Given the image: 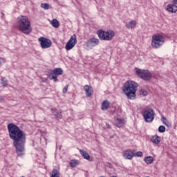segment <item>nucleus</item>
<instances>
[{"label": "nucleus", "mask_w": 177, "mask_h": 177, "mask_svg": "<svg viewBox=\"0 0 177 177\" xmlns=\"http://www.w3.org/2000/svg\"><path fill=\"white\" fill-rule=\"evenodd\" d=\"M7 128L10 138L13 140V146L15 147L17 156L19 157L23 156V153L26 150V142L27 140L26 133L14 123L8 124Z\"/></svg>", "instance_id": "nucleus-1"}, {"label": "nucleus", "mask_w": 177, "mask_h": 177, "mask_svg": "<svg viewBox=\"0 0 177 177\" xmlns=\"http://www.w3.org/2000/svg\"><path fill=\"white\" fill-rule=\"evenodd\" d=\"M17 28L26 35H28L32 31L28 17L24 15H20L17 18Z\"/></svg>", "instance_id": "nucleus-2"}, {"label": "nucleus", "mask_w": 177, "mask_h": 177, "mask_svg": "<svg viewBox=\"0 0 177 177\" xmlns=\"http://www.w3.org/2000/svg\"><path fill=\"white\" fill-rule=\"evenodd\" d=\"M138 83L128 80L127 81L122 87V91L128 99L133 100L136 99V91H138Z\"/></svg>", "instance_id": "nucleus-3"}, {"label": "nucleus", "mask_w": 177, "mask_h": 177, "mask_svg": "<svg viewBox=\"0 0 177 177\" xmlns=\"http://www.w3.org/2000/svg\"><path fill=\"white\" fill-rule=\"evenodd\" d=\"M98 38L101 41H111L115 35V32L113 30L104 31L103 30H99L97 31Z\"/></svg>", "instance_id": "nucleus-4"}, {"label": "nucleus", "mask_w": 177, "mask_h": 177, "mask_svg": "<svg viewBox=\"0 0 177 177\" xmlns=\"http://www.w3.org/2000/svg\"><path fill=\"white\" fill-rule=\"evenodd\" d=\"M165 42V38L161 34L154 35L152 37L151 46L153 49H158L164 45Z\"/></svg>", "instance_id": "nucleus-5"}, {"label": "nucleus", "mask_w": 177, "mask_h": 177, "mask_svg": "<svg viewBox=\"0 0 177 177\" xmlns=\"http://www.w3.org/2000/svg\"><path fill=\"white\" fill-rule=\"evenodd\" d=\"M135 70L138 77L144 81H150L151 78L153 77V75H151V73H150L149 70L139 69L138 68H136Z\"/></svg>", "instance_id": "nucleus-6"}, {"label": "nucleus", "mask_w": 177, "mask_h": 177, "mask_svg": "<svg viewBox=\"0 0 177 177\" xmlns=\"http://www.w3.org/2000/svg\"><path fill=\"white\" fill-rule=\"evenodd\" d=\"M155 114L153 109L148 108L142 112V117H144L145 122H153Z\"/></svg>", "instance_id": "nucleus-7"}, {"label": "nucleus", "mask_w": 177, "mask_h": 177, "mask_svg": "<svg viewBox=\"0 0 177 177\" xmlns=\"http://www.w3.org/2000/svg\"><path fill=\"white\" fill-rule=\"evenodd\" d=\"M77 45V35L75 34H73L70 39L67 41L65 48L66 50H71L73 48H74Z\"/></svg>", "instance_id": "nucleus-8"}, {"label": "nucleus", "mask_w": 177, "mask_h": 177, "mask_svg": "<svg viewBox=\"0 0 177 177\" xmlns=\"http://www.w3.org/2000/svg\"><path fill=\"white\" fill-rule=\"evenodd\" d=\"M38 41L40 42V46L42 49H48V48H50L52 46V41L48 38L40 37Z\"/></svg>", "instance_id": "nucleus-9"}, {"label": "nucleus", "mask_w": 177, "mask_h": 177, "mask_svg": "<svg viewBox=\"0 0 177 177\" xmlns=\"http://www.w3.org/2000/svg\"><path fill=\"white\" fill-rule=\"evenodd\" d=\"M99 44H100L99 39L92 37L86 42V46L88 49H93V48H95V46H97Z\"/></svg>", "instance_id": "nucleus-10"}, {"label": "nucleus", "mask_w": 177, "mask_h": 177, "mask_svg": "<svg viewBox=\"0 0 177 177\" xmlns=\"http://www.w3.org/2000/svg\"><path fill=\"white\" fill-rule=\"evenodd\" d=\"M167 12H169L170 13H176L177 6L175 4H169L167 6Z\"/></svg>", "instance_id": "nucleus-11"}, {"label": "nucleus", "mask_w": 177, "mask_h": 177, "mask_svg": "<svg viewBox=\"0 0 177 177\" xmlns=\"http://www.w3.org/2000/svg\"><path fill=\"white\" fill-rule=\"evenodd\" d=\"M51 111L53 114H54L55 117L58 120H61V118H63V115H62V111H57V109L55 108H51Z\"/></svg>", "instance_id": "nucleus-12"}, {"label": "nucleus", "mask_w": 177, "mask_h": 177, "mask_svg": "<svg viewBox=\"0 0 177 177\" xmlns=\"http://www.w3.org/2000/svg\"><path fill=\"white\" fill-rule=\"evenodd\" d=\"M123 156L127 160H132L133 157H135V153H133L132 151H127L124 154Z\"/></svg>", "instance_id": "nucleus-13"}, {"label": "nucleus", "mask_w": 177, "mask_h": 177, "mask_svg": "<svg viewBox=\"0 0 177 177\" xmlns=\"http://www.w3.org/2000/svg\"><path fill=\"white\" fill-rule=\"evenodd\" d=\"M47 75H48V78H49V80L54 81V82H57V77H56V75H55V73H53V70H50V71H48Z\"/></svg>", "instance_id": "nucleus-14"}, {"label": "nucleus", "mask_w": 177, "mask_h": 177, "mask_svg": "<svg viewBox=\"0 0 177 177\" xmlns=\"http://www.w3.org/2000/svg\"><path fill=\"white\" fill-rule=\"evenodd\" d=\"M84 89L86 91V95L87 96H91L92 93H93V89L92 88V86L89 85H85L84 86Z\"/></svg>", "instance_id": "nucleus-15"}, {"label": "nucleus", "mask_w": 177, "mask_h": 177, "mask_svg": "<svg viewBox=\"0 0 177 177\" xmlns=\"http://www.w3.org/2000/svg\"><path fill=\"white\" fill-rule=\"evenodd\" d=\"M151 142H152V143H154L155 145H158V143L161 142V137L157 135L153 136L151 138Z\"/></svg>", "instance_id": "nucleus-16"}, {"label": "nucleus", "mask_w": 177, "mask_h": 177, "mask_svg": "<svg viewBox=\"0 0 177 177\" xmlns=\"http://www.w3.org/2000/svg\"><path fill=\"white\" fill-rule=\"evenodd\" d=\"M135 27H136V21L135 20L129 21L128 24H126V28H128L129 30L135 28Z\"/></svg>", "instance_id": "nucleus-17"}, {"label": "nucleus", "mask_w": 177, "mask_h": 177, "mask_svg": "<svg viewBox=\"0 0 177 177\" xmlns=\"http://www.w3.org/2000/svg\"><path fill=\"white\" fill-rule=\"evenodd\" d=\"M161 121H162V124H164V125L167 127V128H171L172 127V124H171V122H169L165 117L162 116Z\"/></svg>", "instance_id": "nucleus-18"}, {"label": "nucleus", "mask_w": 177, "mask_h": 177, "mask_svg": "<svg viewBox=\"0 0 177 177\" xmlns=\"http://www.w3.org/2000/svg\"><path fill=\"white\" fill-rule=\"evenodd\" d=\"M53 72L55 77L63 75V69H62V68H55L54 70H53Z\"/></svg>", "instance_id": "nucleus-19"}, {"label": "nucleus", "mask_w": 177, "mask_h": 177, "mask_svg": "<svg viewBox=\"0 0 177 177\" xmlns=\"http://www.w3.org/2000/svg\"><path fill=\"white\" fill-rule=\"evenodd\" d=\"M109 106H110V102H109V100H104L102 104L101 109L102 110H104V111L107 110Z\"/></svg>", "instance_id": "nucleus-20"}, {"label": "nucleus", "mask_w": 177, "mask_h": 177, "mask_svg": "<svg viewBox=\"0 0 177 177\" xmlns=\"http://www.w3.org/2000/svg\"><path fill=\"white\" fill-rule=\"evenodd\" d=\"M80 153L81 155H82V156L84 157V158H85V160H89V158H91V156H89V153H88V152L82 149H80Z\"/></svg>", "instance_id": "nucleus-21"}, {"label": "nucleus", "mask_w": 177, "mask_h": 177, "mask_svg": "<svg viewBox=\"0 0 177 177\" xmlns=\"http://www.w3.org/2000/svg\"><path fill=\"white\" fill-rule=\"evenodd\" d=\"M51 24L54 28H59V27H60V23L56 19L52 20Z\"/></svg>", "instance_id": "nucleus-22"}, {"label": "nucleus", "mask_w": 177, "mask_h": 177, "mask_svg": "<svg viewBox=\"0 0 177 177\" xmlns=\"http://www.w3.org/2000/svg\"><path fill=\"white\" fill-rule=\"evenodd\" d=\"M124 120L122 119L117 118L115 123L116 127H118V128H121V127H123L124 124Z\"/></svg>", "instance_id": "nucleus-23"}, {"label": "nucleus", "mask_w": 177, "mask_h": 177, "mask_svg": "<svg viewBox=\"0 0 177 177\" xmlns=\"http://www.w3.org/2000/svg\"><path fill=\"white\" fill-rule=\"evenodd\" d=\"M144 161L146 164H152L154 158L152 156H147L145 158Z\"/></svg>", "instance_id": "nucleus-24"}, {"label": "nucleus", "mask_w": 177, "mask_h": 177, "mask_svg": "<svg viewBox=\"0 0 177 177\" xmlns=\"http://www.w3.org/2000/svg\"><path fill=\"white\" fill-rule=\"evenodd\" d=\"M50 177H60V174L57 171V169H54L52 171Z\"/></svg>", "instance_id": "nucleus-25"}, {"label": "nucleus", "mask_w": 177, "mask_h": 177, "mask_svg": "<svg viewBox=\"0 0 177 177\" xmlns=\"http://www.w3.org/2000/svg\"><path fill=\"white\" fill-rule=\"evenodd\" d=\"M77 165H78V160H72L70 162V166L72 168H75V167H77Z\"/></svg>", "instance_id": "nucleus-26"}, {"label": "nucleus", "mask_w": 177, "mask_h": 177, "mask_svg": "<svg viewBox=\"0 0 177 177\" xmlns=\"http://www.w3.org/2000/svg\"><path fill=\"white\" fill-rule=\"evenodd\" d=\"M1 84L2 86H8V80L5 77H1Z\"/></svg>", "instance_id": "nucleus-27"}, {"label": "nucleus", "mask_w": 177, "mask_h": 177, "mask_svg": "<svg viewBox=\"0 0 177 177\" xmlns=\"http://www.w3.org/2000/svg\"><path fill=\"white\" fill-rule=\"evenodd\" d=\"M40 6L41 8L44 9V10H48V9H50V6L49 5V3H41Z\"/></svg>", "instance_id": "nucleus-28"}, {"label": "nucleus", "mask_w": 177, "mask_h": 177, "mask_svg": "<svg viewBox=\"0 0 177 177\" xmlns=\"http://www.w3.org/2000/svg\"><path fill=\"white\" fill-rule=\"evenodd\" d=\"M158 132H160V133H164V132H165V127L163 125L160 126L158 127Z\"/></svg>", "instance_id": "nucleus-29"}, {"label": "nucleus", "mask_w": 177, "mask_h": 177, "mask_svg": "<svg viewBox=\"0 0 177 177\" xmlns=\"http://www.w3.org/2000/svg\"><path fill=\"white\" fill-rule=\"evenodd\" d=\"M140 95H142V96H146L147 95V91H146L145 89H140Z\"/></svg>", "instance_id": "nucleus-30"}, {"label": "nucleus", "mask_w": 177, "mask_h": 177, "mask_svg": "<svg viewBox=\"0 0 177 177\" xmlns=\"http://www.w3.org/2000/svg\"><path fill=\"white\" fill-rule=\"evenodd\" d=\"M135 156H136V157H142L143 153H142V151H138L135 153Z\"/></svg>", "instance_id": "nucleus-31"}, {"label": "nucleus", "mask_w": 177, "mask_h": 177, "mask_svg": "<svg viewBox=\"0 0 177 177\" xmlns=\"http://www.w3.org/2000/svg\"><path fill=\"white\" fill-rule=\"evenodd\" d=\"M68 89V85H66L62 90L63 93H67V91Z\"/></svg>", "instance_id": "nucleus-32"}, {"label": "nucleus", "mask_w": 177, "mask_h": 177, "mask_svg": "<svg viewBox=\"0 0 177 177\" xmlns=\"http://www.w3.org/2000/svg\"><path fill=\"white\" fill-rule=\"evenodd\" d=\"M5 63V59L3 58H0V66H2Z\"/></svg>", "instance_id": "nucleus-33"}, {"label": "nucleus", "mask_w": 177, "mask_h": 177, "mask_svg": "<svg viewBox=\"0 0 177 177\" xmlns=\"http://www.w3.org/2000/svg\"><path fill=\"white\" fill-rule=\"evenodd\" d=\"M106 128H108V129H111V127L110 126V124L107 122H106Z\"/></svg>", "instance_id": "nucleus-34"}, {"label": "nucleus", "mask_w": 177, "mask_h": 177, "mask_svg": "<svg viewBox=\"0 0 177 177\" xmlns=\"http://www.w3.org/2000/svg\"><path fill=\"white\" fill-rule=\"evenodd\" d=\"M5 100V98L2 97V95H0V102H3Z\"/></svg>", "instance_id": "nucleus-35"}, {"label": "nucleus", "mask_w": 177, "mask_h": 177, "mask_svg": "<svg viewBox=\"0 0 177 177\" xmlns=\"http://www.w3.org/2000/svg\"><path fill=\"white\" fill-rule=\"evenodd\" d=\"M173 5H177V0H173Z\"/></svg>", "instance_id": "nucleus-36"}]
</instances>
